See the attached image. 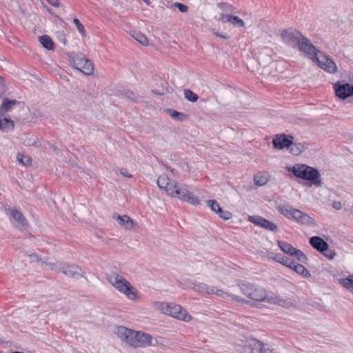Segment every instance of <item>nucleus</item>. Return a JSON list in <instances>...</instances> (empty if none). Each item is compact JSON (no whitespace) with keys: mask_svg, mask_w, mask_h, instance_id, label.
I'll list each match as a JSON object with an SVG mask.
<instances>
[{"mask_svg":"<svg viewBox=\"0 0 353 353\" xmlns=\"http://www.w3.org/2000/svg\"><path fill=\"white\" fill-rule=\"evenodd\" d=\"M115 333L121 341L134 347H143L152 345V336L149 334L134 331L124 326L117 327Z\"/></svg>","mask_w":353,"mask_h":353,"instance_id":"1","label":"nucleus"},{"mask_svg":"<svg viewBox=\"0 0 353 353\" xmlns=\"http://www.w3.org/2000/svg\"><path fill=\"white\" fill-rule=\"evenodd\" d=\"M297 178L311 182L316 187L322 185L321 174L316 168L305 165L296 164L292 168H288Z\"/></svg>","mask_w":353,"mask_h":353,"instance_id":"2","label":"nucleus"},{"mask_svg":"<svg viewBox=\"0 0 353 353\" xmlns=\"http://www.w3.org/2000/svg\"><path fill=\"white\" fill-rule=\"evenodd\" d=\"M153 307L163 314L171 316L179 320L189 322L192 319V316L187 310L179 305L167 303L165 302H154Z\"/></svg>","mask_w":353,"mask_h":353,"instance_id":"3","label":"nucleus"},{"mask_svg":"<svg viewBox=\"0 0 353 353\" xmlns=\"http://www.w3.org/2000/svg\"><path fill=\"white\" fill-rule=\"evenodd\" d=\"M279 212L288 219H293L297 223L306 225H312L314 223V219L307 214L290 205H280Z\"/></svg>","mask_w":353,"mask_h":353,"instance_id":"4","label":"nucleus"},{"mask_svg":"<svg viewBox=\"0 0 353 353\" xmlns=\"http://www.w3.org/2000/svg\"><path fill=\"white\" fill-rule=\"evenodd\" d=\"M108 280L117 290L124 294L129 299H137V296L133 290L134 287L123 276L114 272L110 275Z\"/></svg>","mask_w":353,"mask_h":353,"instance_id":"5","label":"nucleus"},{"mask_svg":"<svg viewBox=\"0 0 353 353\" xmlns=\"http://www.w3.org/2000/svg\"><path fill=\"white\" fill-rule=\"evenodd\" d=\"M192 285L193 290L201 293L205 292L208 294H216L218 297L224 300H235L238 302L248 303V301L245 299L225 292L214 286H209L203 283H192Z\"/></svg>","mask_w":353,"mask_h":353,"instance_id":"6","label":"nucleus"},{"mask_svg":"<svg viewBox=\"0 0 353 353\" xmlns=\"http://www.w3.org/2000/svg\"><path fill=\"white\" fill-rule=\"evenodd\" d=\"M241 292L248 298L255 301H263L266 298L265 291L250 283H242L239 285Z\"/></svg>","mask_w":353,"mask_h":353,"instance_id":"7","label":"nucleus"},{"mask_svg":"<svg viewBox=\"0 0 353 353\" xmlns=\"http://www.w3.org/2000/svg\"><path fill=\"white\" fill-rule=\"evenodd\" d=\"M74 67L86 75L94 72V65L91 61L85 58L82 53L71 54L69 56Z\"/></svg>","mask_w":353,"mask_h":353,"instance_id":"8","label":"nucleus"},{"mask_svg":"<svg viewBox=\"0 0 353 353\" xmlns=\"http://www.w3.org/2000/svg\"><path fill=\"white\" fill-rule=\"evenodd\" d=\"M157 183L160 189L165 190L168 194L175 197L179 192V187L175 181H170L166 174H161L159 176Z\"/></svg>","mask_w":353,"mask_h":353,"instance_id":"9","label":"nucleus"},{"mask_svg":"<svg viewBox=\"0 0 353 353\" xmlns=\"http://www.w3.org/2000/svg\"><path fill=\"white\" fill-rule=\"evenodd\" d=\"M312 60L316 61L321 68L330 73H334L337 70L336 63L321 51L317 53V55L315 56L314 59Z\"/></svg>","mask_w":353,"mask_h":353,"instance_id":"10","label":"nucleus"},{"mask_svg":"<svg viewBox=\"0 0 353 353\" xmlns=\"http://www.w3.org/2000/svg\"><path fill=\"white\" fill-rule=\"evenodd\" d=\"M296 47L299 50L303 52L310 59H314V57L317 55V53L320 52L310 42V41L304 36H301L299 39Z\"/></svg>","mask_w":353,"mask_h":353,"instance_id":"11","label":"nucleus"},{"mask_svg":"<svg viewBox=\"0 0 353 353\" xmlns=\"http://www.w3.org/2000/svg\"><path fill=\"white\" fill-rule=\"evenodd\" d=\"M248 220L250 222L268 231L272 232L274 233H276L279 232V228L274 223L261 216H250L248 217Z\"/></svg>","mask_w":353,"mask_h":353,"instance_id":"12","label":"nucleus"},{"mask_svg":"<svg viewBox=\"0 0 353 353\" xmlns=\"http://www.w3.org/2000/svg\"><path fill=\"white\" fill-rule=\"evenodd\" d=\"M5 212L7 216L13 219L16 222V227L20 230L28 225V221L23 214L16 208H6Z\"/></svg>","mask_w":353,"mask_h":353,"instance_id":"13","label":"nucleus"},{"mask_svg":"<svg viewBox=\"0 0 353 353\" xmlns=\"http://www.w3.org/2000/svg\"><path fill=\"white\" fill-rule=\"evenodd\" d=\"M301 36L302 34L298 30L293 28L284 30L281 33L283 40L292 47H296Z\"/></svg>","mask_w":353,"mask_h":353,"instance_id":"14","label":"nucleus"},{"mask_svg":"<svg viewBox=\"0 0 353 353\" xmlns=\"http://www.w3.org/2000/svg\"><path fill=\"white\" fill-rule=\"evenodd\" d=\"M292 141H294V137L292 135L280 134L275 136L272 140V143L275 148L283 150L289 148L292 143Z\"/></svg>","mask_w":353,"mask_h":353,"instance_id":"15","label":"nucleus"},{"mask_svg":"<svg viewBox=\"0 0 353 353\" xmlns=\"http://www.w3.org/2000/svg\"><path fill=\"white\" fill-rule=\"evenodd\" d=\"M334 88L336 95L341 99H345L353 95V85L350 83H337L334 85Z\"/></svg>","mask_w":353,"mask_h":353,"instance_id":"16","label":"nucleus"},{"mask_svg":"<svg viewBox=\"0 0 353 353\" xmlns=\"http://www.w3.org/2000/svg\"><path fill=\"white\" fill-rule=\"evenodd\" d=\"M263 344L259 340L252 339L243 345L242 353H261Z\"/></svg>","mask_w":353,"mask_h":353,"instance_id":"17","label":"nucleus"},{"mask_svg":"<svg viewBox=\"0 0 353 353\" xmlns=\"http://www.w3.org/2000/svg\"><path fill=\"white\" fill-rule=\"evenodd\" d=\"M179 193L175 196L183 201H186L193 205H198L200 202L196 196L185 188H179Z\"/></svg>","mask_w":353,"mask_h":353,"instance_id":"18","label":"nucleus"},{"mask_svg":"<svg viewBox=\"0 0 353 353\" xmlns=\"http://www.w3.org/2000/svg\"><path fill=\"white\" fill-rule=\"evenodd\" d=\"M61 273L64 274L67 276L77 279L83 276V272L82 270L79 266L75 265H68L64 263Z\"/></svg>","mask_w":353,"mask_h":353,"instance_id":"19","label":"nucleus"},{"mask_svg":"<svg viewBox=\"0 0 353 353\" xmlns=\"http://www.w3.org/2000/svg\"><path fill=\"white\" fill-rule=\"evenodd\" d=\"M258 61L263 67L268 66L272 63V50L264 48L258 55Z\"/></svg>","mask_w":353,"mask_h":353,"instance_id":"20","label":"nucleus"},{"mask_svg":"<svg viewBox=\"0 0 353 353\" xmlns=\"http://www.w3.org/2000/svg\"><path fill=\"white\" fill-rule=\"evenodd\" d=\"M310 245L320 252H323L329 247L328 243L322 238L314 236L310 239Z\"/></svg>","mask_w":353,"mask_h":353,"instance_id":"21","label":"nucleus"},{"mask_svg":"<svg viewBox=\"0 0 353 353\" xmlns=\"http://www.w3.org/2000/svg\"><path fill=\"white\" fill-rule=\"evenodd\" d=\"M113 217L121 226L124 227L125 229L131 230L134 225V221L127 215L120 216L117 214Z\"/></svg>","mask_w":353,"mask_h":353,"instance_id":"22","label":"nucleus"},{"mask_svg":"<svg viewBox=\"0 0 353 353\" xmlns=\"http://www.w3.org/2000/svg\"><path fill=\"white\" fill-rule=\"evenodd\" d=\"M17 103L18 101L17 100H10L8 98L4 99L0 107V114H4L7 112L10 111L12 108V107L17 105Z\"/></svg>","mask_w":353,"mask_h":353,"instance_id":"23","label":"nucleus"},{"mask_svg":"<svg viewBox=\"0 0 353 353\" xmlns=\"http://www.w3.org/2000/svg\"><path fill=\"white\" fill-rule=\"evenodd\" d=\"M306 148H306V146L304 144H303L301 143H299V142H294V141H292V145H290V146L289 148L290 152L293 155H299V154H300Z\"/></svg>","mask_w":353,"mask_h":353,"instance_id":"24","label":"nucleus"},{"mask_svg":"<svg viewBox=\"0 0 353 353\" xmlns=\"http://www.w3.org/2000/svg\"><path fill=\"white\" fill-rule=\"evenodd\" d=\"M39 42L43 48L48 50H52L54 48V42L50 37L48 35H42L39 37Z\"/></svg>","mask_w":353,"mask_h":353,"instance_id":"25","label":"nucleus"},{"mask_svg":"<svg viewBox=\"0 0 353 353\" xmlns=\"http://www.w3.org/2000/svg\"><path fill=\"white\" fill-rule=\"evenodd\" d=\"M165 111L168 112V114H169V115L172 119H174L179 121H184L187 120L188 118V114L183 113V112H178L176 110H174L172 109H167Z\"/></svg>","mask_w":353,"mask_h":353,"instance_id":"26","label":"nucleus"},{"mask_svg":"<svg viewBox=\"0 0 353 353\" xmlns=\"http://www.w3.org/2000/svg\"><path fill=\"white\" fill-rule=\"evenodd\" d=\"M277 243L280 248V249L285 253L288 254L290 256H292L293 252L295 250V248H294L292 245L290 243L283 241H278Z\"/></svg>","mask_w":353,"mask_h":353,"instance_id":"27","label":"nucleus"},{"mask_svg":"<svg viewBox=\"0 0 353 353\" xmlns=\"http://www.w3.org/2000/svg\"><path fill=\"white\" fill-rule=\"evenodd\" d=\"M14 126V123L12 119L8 118L0 119V130L7 131L12 130Z\"/></svg>","mask_w":353,"mask_h":353,"instance_id":"28","label":"nucleus"},{"mask_svg":"<svg viewBox=\"0 0 353 353\" xmlns=\"http://www.w3.org/2000/svg\"><path fill=\"white\" fill-rule=\"evenodd\" d=\"M339 283L353 293V274L339 280Z\"/></svg>","mask_w":353,"mask_h":353,"instance_id":"29","label":"nucleus"},{"mask_svg":"<svg viewBox=\"0 0 353 353\" xmlns=\"http://www.w3.org/2000/svg\"><path fill=\"white\" fill-rule=\"evenodd\" d=\"M294 271L305 278H308L311 276L310 272L303 265L299 263L294 265Z\"/></svg>","mask_w":353,"mask_h":353,"instance_id":"30","label":"nucleus"},{"mask_svg":"<svg viewBox=\"0 0 353 353\" xmlns=\"http://www.w3.org/2000/svg\"><path fill=\"white\" fill-rule=\"evenodd\" d=\"M17 160L20 164L25 166L30 165L32 163V159L30 157L21 153L17 154Z\"/></svg>","mask_w":353,"mask_h":353,"instance_id":"31","label":"nucleus"},{"mask_svg":"<svg viewBox=\"0 0 353 353\" xmlns=\"http://www.w3.org/2000/svg\"><path fill=\"white\" fill-rule=\"evenodd\" d=\"M227 22H230L234 26L239 28H243L245 26L244 21L237 16L232 15L231 17H229L228 19H227Z\"/></svg>","mask_w":353,"mask_h":353,"instance_id":"32","label":"nucleus"},{"mask_svg":"<svg viewBox=\"0 0 353 353\" xmlns=\"http://www.w3.org/2000/svg\"><path fill=\"white\" fill-rule=\"evenodd\" d=\"M291 256L295 257L301 263L306 262L307 258L305 254L300 250L295 248Z\"/></svg>","mask_w":353,"mask_h":353,"instance_id":"33","label":"nucleus"},{"mask_svg":"<svg viewBox=\"0 0 353 353\" xmlns=\"http://www.w3.org/2000/svg\"><path fill=\"white\" fill-rule=\"evenodd\" d=\"M184 97L188 101L190 102H196L199 99V97L196 94L188 89L184 90Z\"/></svg>","mask_w":353,"mask_h":353,"instance_id":"34","label":"nucleus"},{"mask_svg":"<svg viewBox=\"0 0 353 353\" xmlns=\"http://www.w3.org/2000/svg\"><path fill=\"white\" fill-rule=\"evenodd\" d=\"M45 263L47 266H48L52 270H54L57 272H62L63 267L64 263L56 262V263Z\"/></svg>","mask_w":353,"mask_h":353,"instance_id":"35","label":"nucleus"},{"mask_svg":"<svg viewBox=\"0 0 353 353\" xmlns=\"http://www.w3.org/2000/svg\"><path fill=\"white\" fill-rule=\"evenodd\" d=\"M132 37L143 46H147L148 44V38L141 32H135Z\"/></svg>","mask_w":353,"mask_h":353,"instance_id":"36","label":"nucleus"},{"mask_svg":"<svg viewBox=\"0 0 353 353\" xmlns=\"http://www.w3.org/2000/svg\"><path fill=\"white\" fill-rule=\"evenodd\" d=\"M122 98L128 99L132 101H138L139 96L130 90L125 91L122 93Z\"/></svg>","mask_w":353,"mask_h":353,"instance_id":"37","label":"nucleus"},{"mask_svg":"<svg viewBox=\"0 0 353 353\" xmlns=\"http://www.w3.org/2000/svg\"><path fill=\"white\" fill-rule=\"evenodd\" d=\"M207 204L211 210L216 213H217L221 208L219 203L216 200H208Z\"/></svg>","mask_w":353,"mask_h":353,"instance_id":"38","label":"nucleus"},{"mask_svg":"<svg viewBox=\"0 0 353 353\" xmlns=\"http://www.w3.org/2000/svg\"><path fill=\"white\" fill-rule=\"evenodd\" d=\"M218 6L221 10L225 12H233L234 11V8L228 3H220Z\"/></svg>","mask_w":353,"mask_h":353,"instance_id":"39","label":"nucleus"},{"mask_svg":"<svg viewBox=\"0 0 353 353\" xmlns=\"http://www.w3.org/2000/svg\"><path fill=\"white\" fill-rule=\"evenodd\" d=\"M216 214L219 215L220 218L223 219V220H229L232 216V214L228 210H223L221 208Z\"/></svg>","mask_w":353,"mask_h":353,"instance_id":"40","label":"nucleus"},{"mask_svg":"<svg viewBox=\"0 0 353 353\" xmlns=\"http://www.w3.org/2000/svg\"><path fill=\"white\" fill-rule=\"evenodd\" d=\"M275 260L285 266L292 264V259L287 256L277 255Z\"/></svg>","mask_w":353,"mask_h":353,"instance_id":"41","label":"nucleus"},{"mask_svg":"<svg viewBox=\"0 0 353 353\" xmlns=\"http://www.w3.org/2000/svg\"><path fill=\"white\" fill-rule=\"evenodd\" d=\"M268 182V179L263 176H256L254 177V183L256 185L262 186Z\"/></svg>","mask_w":353,"mask_h":353,"instance_id":"42","label":"nucleus"},{"mask_svg":"<svg viewBox=\"0 0 353 353\" xmlns=\"http://www.w3.org/2000/svg\"><path fill=\"white\" fill-rule=\"evenodd\" d=\"M73 23L75 24L79 32L82 35H84L85 34V30L83 25L81 23V21L78 19L75 18L73 19Z\"/></svg>","mask_w":353,"mask_h":353,"instance_id":"43","label":"nucleus"},{"mask_svg":"<svg viewBox=\"0 0 353 353\" xmlns=\"http://www.w3.org/2000/svg\"><path fill=\"white\" fill-rule=\"evenodd\" d=\"M325 257H327L328 259H333L334 256H336V252L334 250L329 249V247L327 248V250L321 252Z\"/></svg>","mask_w":353,"mask_h":353,"instance_id":"44","label":"nucleus"},{"mask_svg":"<svg viewBox=\"0 0 353 353\" xmlns=\"http://www.w3.org/2000/svg\"><path fill=\"white\" fill-rule=\"evenodd\" d=\"M173 6L178 8L179 10L181 12H186L188 10V8L186 5L179 2L174 3Z\"/></svg>","mask_w":353,"mask_h":353,"instance_id":"45","label":"nucleus"},{"mask_svg":"<svg viewBox=\"0 0 353 353\" xmlns=\"http://www.w3.org/2000/svg\"><path fill=\"white\" fill-rule=\"evenodd\" d=\"M230 14H226L223 13H221L217 18V20L221 21L223 23L227 22V19H228L229 17H231Z\"/></svg>","mask_w":353,"mask_h":353,"instance_id":"46","label":"nucleus"},{"mask_svg":"<svg viewBox=\"0 0 353 353\" xmlns=\"http://www.w3.org/2000/svg\"><path fill=\"white\" fill-rule=\"evenodd\" d=\"M168 91L166 88L162 87L161 90H153L152 92L157 95H163Z\"/></svg>","mask_w":353,"mask_h":353,"instance_id":"47","label":"nucleus"},{"mask_svg":"<svg viewBox=\"0 0 353 353\" xmlns=\"http://www.w3.org/2000/svg\"><path fill=\"white\" fill-rule=\"evenodd\" d=\"M120 173L121 175H123V176L125 177H127V178H131L132 177V174H130L128 170L126 168H121L120 169Z\"/></svg>","mask_w":353,"mask_h":353,"instance_id":"48","label":"nucleus"},{"mask_svg":"<svg viewBox=\"0 0 353 353\" xmlns=\"http://www.w3.org/2000/svg\"><path fill=\"white\" fill-rule=\"evenodd\" d=\"M58 37H59V40L61 42H63V44H66V43H67L66 37H65V34L63 32L59 33Z\"/></svg>","mask_w":353,"mask_h":353,"instance_id":"49","label":"nucleus"},{"mask_svg":"<svg viewBox=\"0 0 353 353\" xmlns=\"http://www.w3.org/2000/svg\"><path fill=\"white\" fill-rule=\"evenodd\" d=\"M28 256H29L31 261H37V262L41 261V259L36 254H29Z\"/></svg>","mask_w":353,"mask_h":353,"instance_id":"50","label":"nucleus"},{"mask_svg":"<svg viewBox=\"0 0 353 353\" xmlns=\"http://www.w3.org/2000/svg\"><path fill=\"white\" fill-rule=\"evenodd\" d=\"M48 2L54 7H59L60 6L59 0H47Z\"/></svg>","mask_w":353,"mask_h":353,"instance_id":"51","label":"nucleus"},{"mask_svg":"<svg viewBox=\"0 0 353 353\" xmlns=\"http://www.w3.org/2000/svg\"><path fill=\"white\" fill-rule=\"evenodd\" d=\"M332 207L336 210H340L342 208L341 203L339 201H334L332 203Z\"/></svg>","mask_w":353,"mask_h":353,"instance_id":"52","label":"nucleus"},{"mask_svg":"<svg viewBox=\"0 0 353 353\" xmlns=\"http://www.w3.org/2000/svg\"><path fill=\"white\" fill-rule=\"evenodd\" d=\"M261 353H274L272 350L270 348H265V345L263 344V347L261 350Z\"/></svg>","mask_w":353,"mask_h":353,"instance_id":"53","label":"nucleus"},{"mask_svg":"<svg viewBox=\"0 0 353 353\" xmlns=\"http://www.w3.org/2000/svg\"><path fill=\"white\" fill-rule=\"evenodd\" d=\"M214 34H215L216 36H217L219 37H221V38H223V39H227L229 38V37H228V35L227 34H220V33L216 32H214Z\"/></svg>","mask_w":353,"mask_h":353,"instance_id":"54","label":"nucleus"},{"mask_svg":"<svg viewBox=\"0 0 353 353\" xmlns=\"http://www.w3.org/2000/svg\"><path fill=\"white\" fill-rule=\"evenodd\" d=\"M0 85L1 88H4L6 87V81L4 79L0 76Z\"/></svg>","mask_w":353,"mask_h":353,"instance_id":"55","label":"nucleus"},{"mask_svg":"<svg viewBox=\"0 0 353 353\" xmlns=\"http://www.w3.org/2000/svg\"><path fill=\"white\" fill-rule=\"evenodd\" d=\"M165 168L169 170L171 173H172L173 174H176V172H175V170L173 169V168H171L170 167H168V165H165Z\"/></svg>","mask_w":353,"mask_h":353,"instance_id":"56","label":"nucleus"},{"mask_svg":"<svg viewBox=\"0 0 353 353\" xmlns=\"http://www.w3.org/2000/svg\"><path fill=\"white\" fill-rule=\"evenodd\" d=\"M296 265V263L294 261L292 260V264H290V265L288 264V265H287L286 267L290 268V269L294 270V265Z\"/></svg>","mask_w":353,"mask_h":353,"instance_id":"57","label":"nucleus"},{"mask_svg":"<svg viewBox=\"0 0 353 353\" xmlns=\"http://www.w3.org/2000/svg\"><path fill=\"white\" fill-rule=\"evenodd\" d=\"M143 2H145L147 5H150V0H143Z\"/></svg>","mask_w":353,"mask_h":353,"instance_id":"58","label":"nucleus"}]
</instances>
